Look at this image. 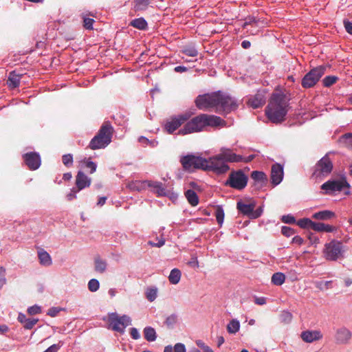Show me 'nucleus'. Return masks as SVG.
Returning a JSON list of instances; mask_svg holds the SVG:
<instances>
[{"mask_svg":"<svg viewBox=\"0 0 352 352\" xmlns=\"http://www.w3.org/2000/svg\"><path fill=\"white\" fill-rule=\"evenodd\" d=\"M144 335L145 339L148 342H153L157 338L155 330L151 327H146L144 328Z\"/></svg>","mask_w":352,"mask_h":352,"instance_id":"nucleus-32","label":"nucleus"},{"mask_svg":"<svg viewBox=\"0 0 352 352\" xmlns=\"http://www.w3.org/2000/svg\"><path fill=\"white\" fill-rule=\"evenodd\" d=\"M60 311L61 309L59 307H51L47 311V315L51 317H56Z\"/></svg>","mask_w":352,"mask_h":352,"instance_id":"nucleus-59","label":"nucleus"},{"mask_svg":"<svg viewBox=\"0 0 352 352\" xmlns=\"http://www.w3.org/2000/svg\"><path fill=\"white\" fill-rule=\"evenodd\" d=\"M219 97L218 100V106L217 112L218 113H228L229 111L235 109L237 107L236 100L229 96L219 91Z\"/></svg>","mask_w":352,"mask_h":352,"instance_id":"nucleus-12","label":"nucleus"},{"mask_svg":"<svg viewBox=\"0 0 352 352\" xmlns=\"http://www.w3.org/2000/svg\"><path fill=\"white\" fill-rule=\"evenodd\" d=\"M340 142L348 148H352V133H349L343 135L340 139Z\"/></svg>","mask_w":352,"mask_h":352,"instance_id":"nucleus-39","label":"nucleus"},{"mask_svg":"<svg viewBox=\"0 0 352 352\" xmlns=\"http://www.w3.org/2000/svg\"><path fill=\"white\" fill-rule=\"evenodd\" d=\"M82 168H86L89 169V173L91 174L94 173L96 170L97 165L92 161L85 159L84 160L80 162Z\"/></svg>","mask_w":352,"mask_h":352,"instance_id":"nucleus-38","label":"nucleus"},{"mask_svg":"<svg viewBox=\"0 0 352 352\" xmlns=\"http://www.w3.org/2000/svg\"><path fill=\"white\" fill-rule=\"evenodd\" d=\"M113 128L111 124L106 122L100 127L98 133L89 143V147L92 150L100 149L107 147L111 142Z\"/></svg>","mask_w":352,"mask_h":352,"instance_id":"nucleus-4","label":"nucleus"},{"mask_svg":"<svg viewBox=\"0 0 352 352\" xmlns=\"http://www.w3.org/2000/svg\"><path fill=\"white\" fill-rule=\"evenodd\" d=\"M186 197L188 200V201L192 205V206H195L199 203V198L196 192L192 190H188L185 192Z\"/></svg>","mask_w":352,"mask_h":352,"instance_id":"nucleus-31","label":"nucleus"},{"mask_svg":"<svg viewBox=\"0 0 352 352\" xmlns=\"http://www.w3.org/2000/svg\"><path fill=\"white\" fill-rule=\"evenodd\" d=\"M130 334L132 338L134 340H138L140 338V334L138 330L135 327H133L130 329Z\"/></svg>","mask_w":352,"mask_h":352,"instance_id":"nucleus-62","label":"nucleus"},{"mask_svg":"<svg viewBox=\"0 0 352 352\" xmlns=\"http://www.w3.org/2000/svg\"><path fill=\"white\" fill-rule=\"evenodd\" d=\"M251 177L255 182V185H257L258 187L263 186L267 181L266 175L262 171H253L251 174Z\"/></svg>","mask_w":352,"mask_h":352,"instance_id":"nucleus-23","label":"nucleus"},{"mask_svg":"<svg viewBox=\"0 0 352 352\" xmlns=\"http://www.w3.org/2000/svg\"><path fill=\"white\" fill-rule=\"evenodd\" d=\"M240 157L237 156L233 150L227 147H221L219 153L206 159L207 166L205 170H212L217 174L226 173L230 169L228 162H234L239 160Z\"/></svg>","mask_w":352,"mask_h":352,"instance_id":"nucleus-1","label":"nucleus"},{"mask_svg":"<svg viewBox=\"0 0 352 352\" xmlns=\"http://www.w3.org/2000/svg\"><path fill=\"white\" fill-rule=\"evenodd\" d=\"M337 80L338 77L336 76H328L323 79L322 82L324 87H329L333 85Z\"/></svg>","mask_w":352,"mask_h":352,"instance_id":"nucleus-44","label":"nucleus"},{"mask_svg":"<svg viewBox=\"0 0 352 352\" xmlns=\"http://www.w3.org/2000/svg\"><path fill=\"white\" fill-rule=\"evenodd\" d=\"M343 23H344V25L346 31L349 34H352V21H349L348 20H344Z\"/></svg>","mask_w":352,"mask_h":352,"instance_id":"nucleus-63","label":"nucleus"},{"mask_svg":"<svg viewBox=\"0 0 352 352\" xmlns=\"http://www.w3.org/2000/svg\"><path fill=\"white\" fill-rule=\"evenodd\" d=\"M20 76L14 73H10L8 80V84L10 87L15 88L19 85Z\"/></svg>","mask_w":352,"mask_h":352,"instance_id":"nucleus-36","label":"nucleus"},{"mask_svg":"<svg viewBox=\"0 0 352 352\" xmlns=\"http://www.w3.org/2000/svg\"><path fill=\"white\" fill-rule=\"evenodd\" d=\"M83 22H84V27L86 29H87V30L93 29V23L94 22V20L93 19L85 17Z\"/></svg>","mask_w":352,"mask_h":352,"instance_id":"nucleus-56","label":"nucleus"},{"mask_svg":"<svg viewBox=\"0 0 352 352\" xmlns=\"http://www.w3.org/2000/svg\"><path fill=\"white\" fill-rule=\"evenodd\" d=\"M248 180V176L241 170L232 171L226 182V185L241 190L245 188Z\"/></svg>","mask_w":352,"mask_h":352,"instance_id":"nucleus-9","label":"nucleus"},{"mask_svg":"<svg viewBox=\"0 0 352 352\" xmlns=\"http://www.w3.org/2000/svg\"><path fill=\"white\" fill-rule=\"evenodd\" d=\"M38 319L28 318L27 321L23 324V327L25 329H31L38 322Z\"/></svg>","mask_w":352,"mask_h":352,"instance_id":"nucleus-49","label":"nucleus"},{"mask_svg":"<svg viewBox=\"0 0 352 352\" xmlns=\"http://www.w3.org/2000/svg\"><path fill=\"white\" fill-rule=\"evenodd\" d=\"M131 25L139 30H144L147 27V22L143 18H138L133 20L131 22Z\"/></svg>","mask_w":352,"mask_h":352,"instance_id":"nucleus-37","label":"nucleus"},{"mask_svg":"<svg viewBox=\"0 0 352 352\" xmlns=\"http://www.w3.org/2000/svg\"><path fill=\"white\" fill-rule=\"evenodd\" d=\"M281 233L285 236H290L294 234V230L288 226H283L281 229Z\"/></svg>","mask_w":352,"mask_h":352,"instance_id":"nucleus-52","label":"nucleus"},{"mask_svg":"<svg viewBox=\"0 0 352 352\" xmlns=\"http://www.w3.org/2000/svg\"><path fill=\"white\" fill-rule=\"evenodd\" d=\"M107 267L106 260L102 259L100 256H96L94 258V270L96 272L102 274L104 273Z\"/></svg>","mask_w":352,"mask_h":352,"instance_id":"nucleus-25","label":"nucleus"},{"mask_svg":"<svg viewBox=\"0 0 352 352\" xmlns=\"http://www.w3.org/2000/svg\"><path fill=\"white\" fill-rule=\"evenodd\" d=\"M256 207V201L252 199H241L236 204V208L243 215L247 216L248 218L254 219L261 216L263 212L262 206L254 209Z\"/></svg>","mask_w":352,"mask_h":352,"instance_id":"nucleus-5","label":"nucleus"},{"mask_svg":"<svg viewBox=\"0 0 352 352\" xmlns=\"http://www.w3.org/2000/svg\"><path fill=\"white\" fill-rule=\"evenodd\" d=\"M107 321L109 329L124 333V329L131 324V319L126 315L120 316L117 313H109Z\"/></svg>","mask_w":352,"mask_h":352,"instance_id":"nucleus-7","label":"nucleus"},{"mask_svg":"<svg viewBox=\"0 0 352 352\" xmlns=\"http://www.w3.org/2000/svg\"><path fill=\"white\" fill-rule=\"evenodd\" d=\"M38 256L41 265L50 266L52 263L50 255L44 250L41 249L38 251Z\"/></svg>","mask_w":352,"mask_h":352,"instance_id":"nucleus-24","label":"nucleus"},{"mask_svg":"<svg viewBox=\"0 0 352 352\" xmlns=\"http://www.w3.org/2000/svg\"><path fill=\"white\" fill-rule=\"evenodd\" d=\"M151 0H134L133 9L135 11L145 10Z\"/></svg>","mask_w":352,"mask_h":352,"instance_id":"nucleus-33","label":"nucleus"},{"mask_svg":"<svg viewBox=\"0 0 352 352\" xmlns=\"http://www.w3.org/2000/svg\"><path fill=\"white\" fill-rule=\"evenodd\" d=\"M220 98L219 91H218L200 95L197 98L195 102L199 109L208 110L210 109H215L217 112L218 100Z\"/></svg>","mask_w":352,"mask_h":352,"instance_id":"nucleus-8","label":"nucleus"},{"mask_svg":"<svg viewBox=\"0 0 352 352\" xmlns=\"http://www.w3.org/2000/svg\"><path fill=\"white\" fill-rule=\"evenodd\" d=\"M28 318L26 317V316L23 313H19L17 317L18 321L21 323L24 324Z\"/></svg>","mask_w":352,"mask_h":352,"instance_id":"nucleus-64","label":"nucleus"},{"mask_svg":"<svg viewBox=\"0 0 352 352\" xmlns=\"http://www.w3.org/2000/svg\"><path fill=\"white\" fill-rule=\"evenodd\" d=\"M177 321V317L175 314L168 316L165 320V324L168 328H173Z\"/></svg>","mask_w":352,"mask_h":352,"instance_id":"nucleus-45","label":"nucleus"},{"mask_svg":"<svg viewBox=\"0 0 352 352\" xmlns=\"http://www.w3.org/2000/svg\"><path fill=\"white\" fill-rule=\"evenodd\" d=\"M223 120L217 116L201 114L188 121L179 131L182 135L201 131L206 126H217L223 124Z\"/></svg>","mask_w":352,"mask_h":352,"instance_id":"nucleus-3","label":"nucleus"},{"mask_svg":"<svg viewBox=\"0 0 352 352\" xmlns=\"http://www.w3.org/2000/svg\"><path fill=\"white\" fill-rule=\"evenodd\" d=\"M352 337L351 331L346 327L338 328L336 331L335 340L338 344H346Z\"/></svg>","mask_w":352,"mask_h":352,"instance_id":"nucleus-16","label":"nucleus"},{"mask_svg":"<svg viewBox=\"0 0 352 352\" xmlns=\"http://www.w3.org/2000/svg\"><path fill=\"white\" fill-rule=\"evenodd\" d=\"M282 221L285 223H294L296 221L294 217L292 215H284L282 217Z\"/></svg>","mask_w":352,"mask_h":352,"instance_id":"nucleus-61","label":"nucleus"},{"mask_svg":"<svg viewBox=\"0 0 352 352\" xmlns=\"http://www.w3.org/2000/svg\"><path fill=\"white\" fill-rule=\"evenodd\" d=\"M237 156L240 157V159H239V160H238V161H234V162H245V163H247V162H251L254 158V155H250L247 157H245V156L237 154Z\"/></svg>","mask_w":352,"mask_h":352,"instance_id":"nucleus-57","label":"nucleus"},{"mask_svg":"<svg viewBox=\"0 0 352 352\" xmlns=\"http://www.w3.org/2000/svg\"><path fill=\"white\" fill-rule=\"evenodd\" d=\"M215 217L217 223L219 225H222L224 219V211L222 207L218 206L215 210Z\"/></svg>","mask_w":352,"mask_h":352,"instance_id":"nucleus-43","label":"nucleus"},{"mask_svg":"<svg viewBox=\"0 0 352 352\" xmlns=\"http://www.w3.org/2000/svg\"><path fill=\"white\" fill-rule=\"evenodd\" d=\"M326 69L325 66L320 65L310 70L302 79V86L304 88L314 87L324 74Z\"/></svg>","mask_w":352,"mask_h":352,"instance_id":"nucleus-10","label":"nucleus"},{"mask_svg":"<svg viewBox=\"0 0 352 352\" xmlns=\"http://www.w3.org/2000/svg\"><path fill=\"white\" fill-rule=\"evenodd\" d=\"M285 281V275L281 272L274 273L272 276V283L275 285H282Z\"/></svg>","mask_w":352,"mask_h":352,"instance_id":"nucleus-34","label":"nucleus"},{"mask_svg":"<svg viewBox=\"0 0 352 352\" xmlns=\"http://www.w3.org/2000/svg\"><path fill=\"white\" fill-rule=\"evenodd\" d=\"M345 248L342 243L332 240L324 245L323 254L325 259L331 261H336L344 257Z\"/></svg>","mask_w":352,"mask_h":352,"instance_id":"nucleus-6","label":"nucleus"},{"mask_svg":"<svg viewBox=\"0 0 352 352\" xmlns=\"http://www.w3.org/2000/svg\"><path fill=\"white\" fill-rule=\"evenodd\" d=\"M88 289L91 292H96L99 289L100 283L96 278H92L88 282Z\"/></svg>","mask_w":352,"mask_h":352,"instance_id":"nucleus-42","label":"nucleus"},{"mask_svg":"<svg viewBox=\"0 0 352 352\" xmlns=\"http://www.w3.org/2000/svg\"><path fill=\"white\" fill-rule=\"evenodd\" d=\"M332 280L320 281L316 283V287L320 289H329L331 287Z\"/></svg>","mask_w":352,"mask_h":352,"instance_id":"nucleus-50","label":"nucleus"},{"mask_svg":"<svg viewBox=\"0 0 352 352\" xmlns=\"http://www.w3.org/2000/svg\"><path fill=\"white\" fill-rule=\"evenodd\" d=\"M23 159L25 164L31 170H36L41 166V157L38 153L35 152H30L25 153L23 155Z\"/></svg>","mask_w":352,"mask_h":352,"instance_id":"nucleus-18","label":"nucleus"},{"mask_svg":"<svg viewBox=\"0 0 352 352\" xmlns=\"http://www.w3.org/2000/svg\"><path fill=\"white\" fill-rule=\"evenodd\" d=\"M308 239L311 245H316L319 243V238L314 234H309L308 235Z\"/></svg>","mask_w":352,"mask_h":352,"instance_id":"nucleus-58","label":"nucleus"},{"mask_svg":"<svg viewBox=\"0 0 352 352\" xmlns=\"http://www.w3.org/2000/svg\"><path fill=\"white\" fill-rule=\"evenodd\" d=\"M182 273L177 268H174L170 271L168 280L171 284H177L181 279Z\"/></svg>","mask_w":352,"mask_h":352,"instance_id":"nucleus-30","label":"nucleus"},{"mask_svg":"<svg viewBox=\"0 0 352 352\" xmlns=\"http://www.w3.org/2000/svg\"><path fill=\"white\" fill-rule=\"evenodd\" d=\"M1 272H0V289L3 287V286L6 283V270L4 267H1Z\"/></svg>","mask_w":352,"mask_h":352,"instance_id":"nucleus-55","label":"nucleus"},{"mask_svg":"<svg viewBox=\"0 0 352 352\" xmlns=\"http://www.w3.org/2000/svg\"><path fill=\"white\" fill-rule=\"evenodd\" d=\"M63 344V342L60 341L59 344H54L48 347L44 352H57L60 347Z\"/></svg>","mask_w":352,"mask_h":352,"instance_id":"nucleus-53","label":"nucleus"},{"mask_svg":"<svg viewBox=\"0 0 352 352\" xmlns=\"http://www.w3.org/2000/svg\"><path fill=\"white\" fill-rule=\"evenodd\" d=\"M333 164L327 155L323 157L316 164L314 174L316 176L325 175L331 173Z\"/></svg>","mask_w":352,"mask_h":352,"instance_id":"nucleus-15","label":"nucleus"},{"mask_svg":"<svg viewBox=\"0 0 352 352\" xmlns=\"http://www.w3.org/2000/svg\"><path fill=\"white\" fill-rule=\"evenodd\" d=\"M283 166L280 164H275L272 166L271 179L274 186L278 185L283 178Z\"/></svg>","mask_w":352,"mask_h":352,"instance_id":"nucleus-19","label":"nucleus"},{"mask_svg":"<svg viewBox=\"0 0 352 352\" xmlns=\"http://www.w3.org/2000/svg\"><path fill=\"white\" fill-rule=\"evenodd\" d=\"M193 113H194L192 111H188L179 115L177 117L173 118L166 123L165 129L168 133H173L185 121L188 120Z\"/></svg>","mask_w":352,"mask_h":352,"instance_id":"nucleus-14","label":"nucleus"},{"mask_svg":"<svg viewBox=\"0 0 352 352\" xmlns=\"http://www.w3.org/2000/svg\"><path fill=\"white\" fill-rule=\"evenodd\" d=\"M146 184L157 196L162 197L168 195V191L162 183L157 181H147Z\"/></svg>","mask_w":352,"mask_h":352,"instance_id":"nucleus-21","label":"nucleus"},{"mask_svg":"<svg viewBox=\"0 0 352 352\" xmlns=\"http://www.w3.org/2000/svg\"><path fill=\"white\" fill-rule=\"evenodd\" d=\"M349 184L344 177L338 180H329L322 185V189L327 194L333 193L336 191H341L345 188H349Z\"/></svg>","mask_w":352,"mask_h":352,"instance_id":"nucleus-13","label":"nucleus"},{"mask_svg":"<svg viewBox=\"0 0 352 352\" xmlns=\"http://www.w3.org/2000/svg\"><path fill=\"white\" fill-rule=\"evenodd\" d=\"M287 108L288 102L285 97L280 94H274L266 107L265 113L272 122L280 123L283 121Z\"/></svg>","mask_w":352,"mask_h":352,"instance_id":"nucleus-2","label":"nucleus"},{"mask_svg":"<svg viewBox=\"0 0 352 352\" xmlns=\"http://www.w3.org/2000/svg\"><path fill=\"white\" fill-rule=\"evenodd\" d=\"M80 190H78V189L76 187V188H73L72 189H71V191L70 192H69L66 197H67V199L68 201H72L74 199L76 198V194L79 192Z\"/></svg>","mask_w":352,"mask_h":352,"instance_id":"nucleus-54","label":"nucleus"},{"mask_svg":"<svg viewBox=\"0 0 352 352\" xmlns=\"http://www.w3.org/2000/svg\"><path fill=\"white\" fill-rule=\"evenodd\" d=\"M138 142L143 146H150L151 148H155L158 146L159 142L156 139L149 140L144 136H140L138 138Z\"/></svg>","mask_w":352,"mask_h":352,"instance_id":"nucleus-26","label":"nucleus"},{"mask_svg":"<svg viewBox=\"0 0 352 352\" xmlns=\"http://www.w3.org/2000/svg\"><path fill=\"white\" fill-rule=\"evenodd\" d=\"M91 179L82 171L79 170L76 177V187L78 190H82L91 185Z\"/></svg>","mask_w":352,"mask_h":352,"instance_id":"nucleus-20","label":"nucleus"},{"mask_svg":"<svg viewBox=\"0 0 352 352\" xmlns=\"http://www.w3.org/2000/svg\"><path fill=\"white\" fill-rule=\"evenodd\" d=\"M300 337L302 340L307 343H311L316 340H319L322 338V334L320 331H305L301 333Z\"/></svg>","mask_w":352,"mask_h":352,"instance_id":"nucleus-22","label":"nucleus"},{"mask_svg":"<svg viewBox=\"0 0 352 352\" xmlns=\"http://www.w3.org/2000/svg\"><path fill=\"white\" fill-rule=\"evenodd\" d=\"M280 320L281 322L288 324L292 320V314L288 311H284L280 314Z\"/></svg>","mask_w":352,"mask_h":352,"instance_id":"nucleus-46","label":"nucleus"},{"mask_svg":"<svg viewBox=\"0 0 352 352\" xmlns=\"http://www.w3.org/2000/svg\"><path fill=\"white\" fill-rule=\"evenodd\" d=\"M63 163L65 166L69 167L73 164V155L72 154H65L62 157Z\"/></svg>","mask_w":352,"mask_h":352,"instance_id":"nucleus-48","label":"nucleus"},{"mask_svg":"<svg viewBox=\"0 0 352 352\" xmlns=\"http://www.w3.org/2000/svg\"><path fill=\"white\" fill-rule=\"evenodd\" d=\"M311 228L318 232H331L333 230V228L331 226L324 224L323 223H316L314 221Z\"/></svg>","mask_w":352,"mask_h":352,"instance_id":"nucleus-27","label":"nucleus"},{"mask_svg":"<svg viewBox=\"0 0 352 352\" xmlns=\"http://www.w3.org/2000/svg\"><path fill=\"white\" fill-rule=\"evenodd\" d=\"M182 52L191 57H195L198 55V51L194 46H186L182 50Z\"/></svg>","mask_w":352,"mask_h":352,"instance_id":"nucleus-41","label":"nucleus"},{"mask_svg":"<svg viewBox=\"0 0 352 352\" xmlns=\"http://www.w3.org/2000/svg\"><path fill=\"white\" fill-rule=\"evenodd\" d=\"M240 329V322L237 319H232L227 324V331L230 334H235Z\"/></svg>","mask_w":352,"mask_h":352,"instance_id":"nucleus-29","label":"nucleus"},{"mask_svg":"<svg viewBox=\"0 0 352 352\" xmlns=\"http://www.w3.org/2000/svg\"><path fill=\"white\" fill-rule=\"evenodd\" d=\"M180 162L184 168L188 170H192L196 168L205 170L207 166L206 159L195 155L184 156L181 158Z\"/></svg>","mask_w":352,"mask_h":352,"instance_id":"nucleus-11","label":"nucleus"},{"mask_svg":"<svg viewBox=\"0 0 352 352\" xmlns=\"http://www.w3.org/2000/svg\"><path fill=\"white\" fill-rule=\"evenodd\" d=\"M334 217V213L330 210H322L316 212L312 217L315 219L327 220Z\"/></svg>","mask_w":352,"mask_h":352,"instance_id":"nucleus-28","label":"nucleus"},{"mask_svg":"<svg viewBox=\"0 0 352 352\" xmlns=\"http://www.w3.org/2000/svg\"><path fill=\"white\" fill-rule=\"evenodd\" d=\"M266 98L265 91L261 90L254 96H250L248 100V104L254 109H257L265 104Z\"/></svg>","mask_w":352,"mask_h":352,"instance_id":"nucleus-17","label":"nucleus"},{"mask_svg":"<svg viewBox=\"0 0 352 352\" xmlns=\"http://www.w3.org/2000/svg\"><path fill=\"white\" fill-rule=\"evenodd\" d=\"M27 312L29 315L33 316L41 312V307L39 305H34L28 308Z\"/></svg>","mask_w":352,"mask_h":352,"instance_id":"nucleus-47","label":"nucleus"},{"mask_svg":"<svg viewBox=\"0 0 352 352\" xmlns=\"http://www.w3.org/2000/svg\"><path fill=\"white\" fill-rule=\"evenodd\" d=\"M146 182H147V181H146V182H140V181L132 182L128 184V187L129 188V189H131L132 190L141 191L142 190H143L145 188L146 184L147 185Z\"/></svg>","mask_w":352,"mask_h":352,"instance_id":"nucleus-35","label":"nucleus"},{"mask_svg":"<svg viewBox=\"0 0 352 352\" xmlns=\"http://www.w3.org/2000/svg\"><path fill=\"white\" fill-rule=\"evenodd\" d=\"M174 352H186V346L182 343H177L174 346Z\"/></svg>","mask_w":352,"mask_h":352,"instance_id":"nucleus-60","label":"nucleus"},{"mask_svg":"<svg viewBox=\"0 0 352 352\" xmlns=\"http://www.w3.org/2000/svg\"><path fill=\"white\" fill-rule=\"evenodd\" d=\"M146 296L148 301H154L157 296V289L155 287H149L146 291Z\"/></svg>","mask_w":352,"mask_h":352,"instance_id":"nucleus-40","label":"nucleus"},{"mask_svg":"<svg viewBox=\"0 0 352 352\" xmlns=\"http://www.w3.org/2000/svg\"><path fill=\"white\" fill-rule=\"evenodd\" d=\"M313 221L309 219H302L298 222V225L301 228H311Z\"/></svg>","mask_w":352,"mask_h":352,"instance_id":"nucleus-51","label":"nucleus"}]
</instances>
